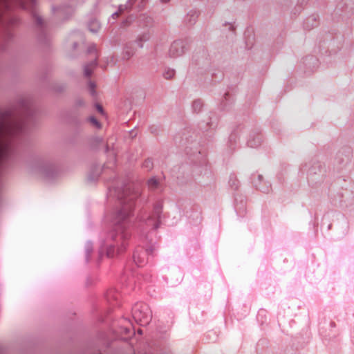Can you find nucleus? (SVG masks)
Segmentation results:
<instances>
[{
  "label": "nucleus",
  "mask_w": 354,
  "mask_h": 354,
  "mask_svg": "<svg viewBox=\"0 0 354 354\" xmlns=\"http://www.w3.org/2000/svg\"><path fill=\"white\" fill-rule=\"evenodd\" d=\"M149 186L151 188H155L157 186L158 182L155 178H151L148 182Z\"/></svg>",
  "instance_id": "nucleus-3"
},
{
  "label": "nucleus",
  "mask_w": 354,
  "mask_h": 354,
  "mask_svg": "<svg viewBox=\"0 0 354 354\" xmlns=\"http://www.w3.org/2000/svg\"><path fill=\"white\" fill-rule=\"evenodd\" d=\"M100 28V23L97 20H93L89 24V30L93 33H96Z\"/></svg>",
  "instance_id": "nucleus-1"
},
{
  "label": "nucleus",
  "mask_w": 354,
  "mask_h": 354,
  "mask_svg": "<svg viewBox=\"0 0 354 354\" xmlns=\"http://www.w3.org/2000/svg\"><path fill=\"white\" fill-rule=\"evenodd\" d=\"M6 150V145L3 141H0V158L3 156Z\"/></svg>",
  "instance_id": "nucleus-2"
},
{
  "label": "nucleus",
  "mask_w": 354,
  "mask_h": 354,
  "mask_svg": "<svg viewBox=\"0 0 354 354\" xmlns=\"http://www.w3.org/2000/svg\"><path fill=\"white\" fill-rule=\"evenodd\" d=\"M90 121L91 123L95 125L97 128L100 129L101 127L100 123L95 118H91Z\"/></svg>",
  "instance_id": "nucleus-4"
},
{
  "label": "nucleus",
  "mask_w": 354,
  "mask_h": 354,
  "mask_svg": "<svg viewBox=\"0 0 354 354\" xmlns=\"http://www.w3.org/2000/svg\"><path fill=\"white\" fill-rule=\"evenodd\" d=\"M85 73L86 75H90V72L87 70H85Z\"/></svg>",
  "instance_id": "nucleus-6"
},
{
  "label": "nucleus",
  "mask_w": 354,
  "mask_h": 354,
  "mask_svg": "<svg viewBox=\"0 0 354 354\" xmlns=\"http://www.w3.org/2000/svg\"><path fill=\"white\" fill-rule=\"evenodd\" d=\"M116 15H117V12H115L114 14H113V16Z\"/></svg>",
  "instance_id": "nucleus-7"
},
{
  "label": "nucleus",
  "mask_w": 354,
  "mask_h": 354,
  "mask_svg": "<svg viewBox=\"0 0 354 354\" xmlns=\"http://www.w3.org/2000/svg\"><path fill=\"white\" fill-rule=\"evenodd\" d=\"M97 110H98L100 112H101V113H102V112H103V110H102V106H99V105H98V106H97Z\"/></svg>",
  "instance_id": "nucleus-5"
}]
</instances>
